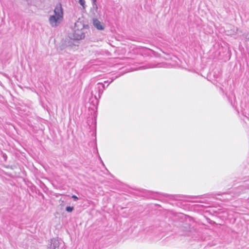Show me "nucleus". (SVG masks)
I'll use <instances>...</instances> for the list:
<instances>
[{
    "instance_id": "obj_6",
    "label": "nucleus",
    "mask_w": 249,
    "mask_h": 249,
    "mask_svg": "<svg viewBox=\"0 0 249 249\" xmlns=\"http://www.w3.org/2000/svg\"><path fill=\"white\" fill-rule=\"evenodd\" d=\"M91 12L95 17H97L100 15V12L98 11V7L96 2H92V7L91 8Z\"/></svg>"
},
{
    "instance_id": "obj_9",
    "label": "nucleus",
    "mask_w": 249,
    "mask_h": 249,
    "mask_svg": "<svg viewBox=\"0 0 249 249\" xmlns=\"http://www.w3.org/2000/svg\"><path fill=\"white\" fill-rule=\"evenodd\" d=\"M71 197L74 199V201H76L78 200V198L75 195H72Z\"/></svg>"
},
{
    "instance_id": "obj_8",
    "label": "nucleus",
    "mask_w": 249,
    "mask_h": 249,
    "mask_svg": "<svg viewBox=\"0 0 249 249\" xmlns=\"http://www.w3.org/2000/svg\"><path fill=\"white\" fill-rule=\"evenodd\" d=\"M73 207L68 206L66 208V210L68 212H71L73 211Z\"/></svg>"
},
{
    "instance_id": "obj_1",
    "label": "nucleus",
    "mask_w": 249,
    "mask_h": 249,
    "mask_svg": "<svg viewBox=\"0 0 249 249\" xmlns=\"http://www.w3.org/2000/svg\"><path fill=\"white\" fill-rule=\"evenodd\" d=\"M54 14L50 16L49 21L52 27L58 26L63 19V11L61 3H57L53 10Z\"/></svg>"
},
{
    "instance_id": "obj_10",
    "label": "nucleus",
    "mask_w": 249,
    "mask_h": 249,
    "mask_svg": "<svg viewBox=\"0 0 249 249\" xmlns=\"http://www.w3.org/2000/svg\"><path fill=\"white\" fill-rule=\"evenodd\" d=\"M97 0H92V2H96Z\"/></svg>"
},
{
    "instance_id": "obj_4",
    "label": "nucleus",
    "mask_w": 249,
    "mask_h": 249,
    "mask_svg": "<svg viewBox=\"0 0 249 249\" xmlns=\"http://www.w3.org/2000/svg\"><path fill=\"white\" fill-rule=\"evenodd\" d=\"M59 242L57 239H52L50 241V244H49L47 249H59Z\"/></svg>"
},
{
    "instance_id": "obj_11",
    "label": "nucleus",
    "mask_w": 249,
    "mask_h": 249,
    "mask_svg": "<svg viewBox=\"0 0 249 249\" xmlns=\"http://www.w3.org/2000/svg\"><path fill=\"white\" fill-rule=\"evenodd\" d=\"M248 40L249 41V37L248 38Z\"/></svg>"
},
{
    "instance_id": "obj_3",
    "label": "nucleus",
    "mask_w": 249,
    "mask_h": 249,
    "mask_svg": "<svg viewBox=\"0 0 249 249\" xmlns=\"http://www.w3.org/2000/svg\"><path fill=\"white\" fill-rule=\"evenodd\" d=\"M72 46V43L69 40H64L61 42V44L58 48V49L61 51H67L70 50Z\"/></svg>"
},
{
    "instance_id": "obj_5",
    "label": "nucleus",
    "mask_w": 249,
    "mask_h": 249,
    "mask_svg": "<svg viewBox=\"0 0 249 249\" xmlns=\"http://www.w3.org/2000/svg\"><path fill=\"white\" fill-rule=\"evenodd\" d=\"M93 25L95 28L99 30H103L105 29V25L96 18L92 20Z\"/></svg>"
},
{
    "instance_id": "obj_7",
    "label": "nucleus",
    "mask_w": 249,
    "mask_h": 249,
    "mask_svg": "<svg viewBox=\"0 0 249 249\" xmlns=\"http://www.w3.org/2000/svg\"><path fill=\"white\" fill-rule=\"evenodd\" d=\"M80 4L84 8L85 7V0H78Z\"/></svg>"
},
{
    "instance_id": "obj_2",
    "label": "nucleus",
    "mask_w": 249,
    "mask_h": 249,
    "mask_svg": "<svg viewBox=\"0 0 249 249\" xmlns=\"http://www.w3.org/2000/svg\"><path fill=\"white\" fill-rule=\"evenodd\" d=\"M84 26L81 22L77 21L75 23L73 28L72 36L71 37L75 40H80L84 38L85 34L83 32Z\"/></svg>"
}]
</instances>
